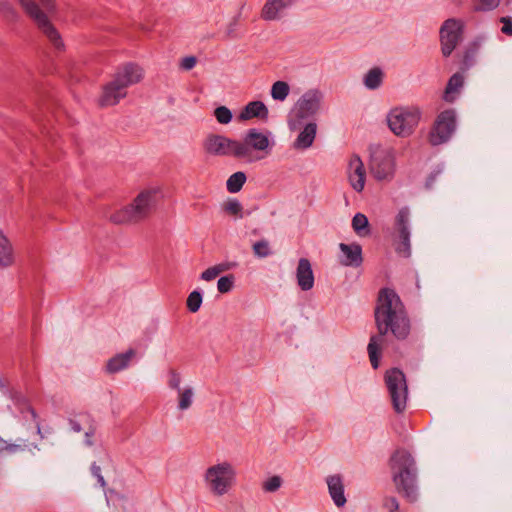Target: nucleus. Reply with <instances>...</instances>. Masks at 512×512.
Here are the masks:
<instances>
[{"label": "nucleus", "mask_w": 512, "mask_h": 512, "mask_svg": "<svg viewBox=\"0 0 512 512\" xmlns=\"http://www.w3.org/2000/svg\"><path fill=\"white\" fill-rule=\"evenodd\" d=\"M383 73L378 68L371 69L364 77V84L369 89H376L380 86Z\"/></svg>", "instance_id": "473e14b6"}, {"label": "nucleus", "mask_w": 512, "mask_h": 512, "mask_svg": "<svg viewBox=\"0 0 512 512\" xmlns=\"http://www.w3.org/2000/svg\"><path fill=\"white\" fill-rule=\"evenodd\" d=\"M253 249L256 255L265 257L269 254V246L265 241L257 242L253 245Z\"/></svg>", "instance_id": "a19ab883"}, {"label": "nucleus", "mask_w": 512, "mask_h": 512, "mask_svg": "<svg viewBox=\"0 0 512 512\" xmlns=\"http://www.w3.org/2000/svg\"><path fill=\"white\" fill-rule=\"evenodd\" d=\"M326 483L328 486L329 495L332 498L334 504L337 507H343L347 500L344 494V482L343 478L336 474L330 475L326 478Z\"/></svg>", "instance_id": "412c9836"}, {"label": "nucleus", "mask_w": 512, "mask_h": 512, "mask_svg": "<svg viewBox=\"0 0 512 512\" xmlns=\"http://www.w3.org/2000/svg\"><path fill=\"white\" fill-rule=\"evenodd\" d=\"M317 126L315 123H308L298 135L294 142L296 149H306L310 147L315 139Z\"/></svg>", "instance_id": "a878e982"}, {"label": "nucleus", "mask_w": 512, "mask_h": 512, "mask_svg": "<svg viewBox=\"0 0 512 512\" xmlns=\"http://www.w3.org/2000/svg\"><path fill=\"white\" fill-rule=\"evenodd\" d=\"M375 321L379 335L373 336L368 345L371 365H379L378 352L381 350L383 336L388 332L399 338H405L410 332V323L399 296L390 289L381 290L375 310Z\"/></svg>", "instance_id": "f257e3e1"}, {"label": "nucleus", "mask_w": 512, "mask_h": 512, "mask_svg": "<svg viewBox=\"0 0 512 512\" xmlns=\"http://www.w3.org/2000/svg\"><path fill=\"white\" fill-rule=\"evenodd\" d=\"M383 507L389 512H399V502L395 497H385L383 500Z\"/></svg>", "instance_id": "ea45409f"}, {"label": "nucleus", "mask_w": 512, "mask_h": 512, "mask_svg": "<svg viewBox=\"0 0 512 512\" xmlns=\"http://www.w3.org/2000/svg\"><path fill=\"white\" fill-rule=\"evenodd\" d=\"M224 211L232 216H239L242 206L237 200H228L223 204Z\"/></svg>", "instance_id": "4c0bfd02"}, {"label": "nucleus", "mask_w": 512, "mask_h": 512, "mask_svg": "<svg viewBox=\"0 0 512 512\" xmlns=\"http://www.w3.org/2000/svg\"><path fill=\"white\" fill-rule=\"evenodd\" d=\"M197 60L193 56L185 57L181 60L180 66L184 70H191L196 65Z\"/></svg>", "instance_id": "c03bdc74"}, {"label": "nucleus", "mask_w": 512, "mask_h": 512, "mask_svg": "<svg viewBox=\"0 0 512 512\" xmlns=\"http://www.w3.org/2000/svg\"><path fill=\"white\" fill-rule=\"evenodd\" d=\"M464 80L463 76L459 73L454 74L447 84L444 93V99L448 102H453L457 95L460 92L461 87L463 86Z\"/></svg>", "instance_id": "cd10ccee"}, {"label": "nucleus", "mask_w": 512, "mask_h": 512, "mask_svg": "<svg viewBox=\"0 0 512 512\" xmlns=\"http://www.w3.org/2000/svg\"><path fill=\"white\" fill-rule=\"evenodd\" d=\"M409 217V210L402 208L396 215L394 224L396 250L405 257L410 254Z\"/></svg>", "instance_id": "f8f14e48"}, {"label": "nucleus", "mask_w": 512, "mask_h": 512, "mask_svg": "<svg viewBox=\"0 0 512 512\" xmlns=\"http://www.w3.org/2000/svg\"><path fill=\"white\" fill-rule=\"evenodd\" d=\"M385 383L394 410L396 412H402L406 408L408 398V388L403 372L396 368L387 371Z\"/></svg>", "instance_id": "9d476101"}, {"label": "nucleus", "mask_w": 512, "mask_h": 512, "mask_svg": "<svg viewBox=\"0 0 512 512\" xmlns=\"http://www.w3.org/2000/svg\"><path fill=\"white\" fill-rule=\"evenodd\" d=\"M70 424L75 432L85 431L86 444L92 445L91 436L94 429L90 425V420L87 416H81L78 420H71Z\"/></svg>", "instance_id": "c85d7f7f"}, {"label": "nucleus", "mask_w": 512, "mask_h": 512, "mask_svg": "<svg viewBox=\"0 0 512 512\" xmlns=\"http://www.w3.org/2000/svg\"><path fill=\"white\" fill-rule=\"evenodd\" d=\"M290 92V86L285 81H276L271 87V97L276 101H284Z\"/></svg>", "instance_id": "7c9ffc66"}, {"label": "nucleus", "mask_w": 512, "mask_h": 512, "mask_svg": "<svg viewBox=\"0 0 512 512\" xmlns=\"http://www.w3.org/2000/svg\"><path fill=\"white\" fill-rule=\"evenodd\" d=\"M268 116V109L261 101H252L248 103L239 114V119L247 121L252 118L266 119Z\"/></svg>", "instance_id": "b1692460"}, {"label": "nucleus", "mask_w": 512, "mask_h": 512, "mask_svg": "<svg viewBox=\"0 0 512 512\" xmlns=\"http://www.w3.org/2000/svg\"><path fill=\"white\" fill-rule=\"evenodd\" d=\"M456 117L454 110L441 112L428 135L430 144L436 146L447 142L455 131Z\"/></svg>", "instance_id": "9b49d317"}, {"label": "nucleus", "mask_w": 512, "mask_h": 512, "mask_svg": "<svg viewBox=\"0 0 512 512\" xmlns=\"http://www.w3.org/2000/svg\"><path fill=\"white\" fill-rule=\"evenodd\" d=\"M113 78L127 90L129 86L143 81L145 70L136 62H126L118 66Z\"/></svg>", "instance_id": "2eb2a0df"}, {"label": "nucleus", "mask_w": 512, "mask_h": 512, "mask_svg": "<svg viewBox=\"0 0 512 512\" xmlns=\"http://www.w3.org/2000/svg\"><path fill=\"white\" fill-rule=\"evenodd\" d=\"M352 228H353L354 232L360 237H365L370 234L368 219L362 213H357L353 217Z\"/></svg>", "instance_id": "c756f323"}, {"label": "nucleus", "mask_w": 512, "mask_h": 512, "mask_svg": "<svg viewBox=\"0 0 512 512\" xmlns=\"http://www.w3.org/2000/svg\"><path fill=\"white\" fill-rule=\"evenodd\" d=\"M16 263V252L12 240L0 227V269H8Z\"/></svg>", "instance_id": "aec40b11"}, {"label": "nucleus", "mask_w": 512, "mask_h": 512, "mask_svg": "<svg viewBox=\"0 0 512 512\" xmlns=\"http://www.w3.org/2000/svg\"><path fill=\"white\" fill-rule=\"evenodd\" d=\"M168 386L176 391L177 409L179 411H186L192 407L195 398V388L192 385L183 384L181 376L172 372L169 376Z\"/></svg>", "instance_id": "ddd939ff"}, {"label": "nucleus", "mask_w": 512, "mask_h": 512, "mask_svg": "<svg viewBox=\"0 0 512 512\" xmlns=\"http://www.w3.org/2000/svg\"><path fill=\"white\" fill-rule=\"evenodd\" d=\"M202 294L199 291H193L191 292L186 301L187 308L190 312L195 313L197 312L202 304Z\"/></svg>", "instance_id": "72a5a7b5"}, {"label": "nucleus", "mask_w": 512, "mask_h": 512, "mask_svg": "<svg viewBox=\"0 0 512 512\" xmlns=\"http://www.w3.org/2000/svg\"><path fill=\"white\" fill-rule=\"evenodd\" d=\"M203 149L209 155L233 156L236 158V140L223 135H208L203 141Z\"/></svg>", "instance_id": "4468645a"}, {"label": "nucleus", "mask_w": 512, "mask_h": 512, "mask_svg": "<svg viewBox=\"0 0 512 512\" xmlns=\"http://www.w3.org/2000/svg\"><path fill=\"white\" fill-rule=\"evenodd\" d=\"M297 283L304 291L310 290L314 285V275L308 259L299 260L296 271Z\"/></svg>", "instance_id": "4be33fe9"}, {"label": "nucleus", "mask_w": 512, "mask_h": 512, "mask_svg": "<svg viewBox=\"0 0 512 512\" xmlns=\"http://www.w3.org/2000/svg\"><path fill=\"white\" fill-rule=\"evenodd\" d=\"M160 196L161 188L158 186L143 188L129 203L114 208L107 219L115 225H138L150 217Z\"/></svg>", "instance_id": "f03ea898"}, {"label": "nucleus", "mask_w": 512, "mask_h": 512, "mask_svg": "<svg viewBox=\"0 0 512 512\" xmlns=\"http://www.w3.org/2000/svg\"><path fill=\"white\" fill-rule=\"evenodd\" d=\"M421 115V110L416 106L395 107L387 114V125L395 136L406 138L416 130Z\"/></svg>", "instance_id": "0eeeda50"}, {"label": "nucleus", "mask_w": 512, "mask_h": 512, "mask_svg": "<svg viewBox=\"0 0 512 512\" xmlns=\"http://www.w3.org/2000/svg\"><path fill=\"white\" fill-rule=\"evenodd\" d=\"M297 0H265L259 17L264 22H276L284 18L286 11L294 5Z\"/></svg>", "instance_id": "f3484780"}, {"label": "nucleus", "mask_w": 512, "mask_h": 512, "mask_svg": "<svg viewBox=\"0 0 512 512\" xmlns=\"http://www.w3.org/2000/svg\"><path fill=\"white\" fill-rule=\"evenodd\" d=\"M136 351L129 349L125 353L117 354L108 360L106 370L108 373H116L125 369L129 362L135 357Z\"/></svg>", "instance_id": "393cba45"}, {"label": "nucleus", "mask_w": 512, "mask_h": 512, "mask_svg": "<svg viewBox=\"0 0 512 512\" xmlns=\"http://www.w3.org/2000/svg\"><path fill=\"white\" fill-rule=\"evenodd\" d=\"M246 182V175L243 172H236L232 174L226 183L227 190L230 193H237L241 190L244 183Z\"/></svg>", "instance_id": "2f4dec72"}, {"label": "nucleus", "mask_w": 512, "mask_h": 512, "mask_svg": "<svg viewBox=\"0 0 512 512\" xmlns=\"http://www.w3.org/2000/svg\"><path fill=\"white\" fill-rule=\"evenodd\" d=\"M282 485V479L279 476H273L263 482V490L266 492H274Z\"/></svg>", "instance_id": "58836bf2"}, {"label": "nucleus", "mask_w": 512, "mask_h": 512, "mask_svg": "<svg viewBox=\"0 0 512 512\" xmlns=\"http://www.w3.org/2000/svg\"><path fill=\"white\" fill-rule=\"evenodd\" d=\"M24 12L32 19L38 30L43 34L50 46L57 53H62L66 49L63 37L58 28L51 21L49 15H54L57 11L55 0H16Z\"/></svg>", "instance_id": "7ed1b4c3"}, {"label": "nucleus", "mask_w": 512, "mask_h": 512, "mask_svg": "<svg viewBox=\"0 0 512 512\" xmlns=\"http://www.w3.org/2000/svg\"><path fill=\"white\" fill-rule=\"evenodd\" d=\"M323 93L318 89L307 90L296 102L289 114L288 125L291 130H297L303 121L315 115L321 108Z\"/></svg>", "instance_id": "6e6552de"}, {"label": "nucleus", "mask_w": 512, "mask_h": 512, "mask_svg": "<svg viewBox=\"0 0 512 512\" xmlns=\"http://www.w3.org/2000/svg\"><path fill=\"white\" fill-rule=\"evenodd\" d=\"M0 12L6 16H14L16 14L15 9L7 0H0Z\"/></svg>", "instance_id": "79ce46f5"}, {"label": "nucleus", "mask_w": 512, "mask_h": 512, "mask_svg": "<svg viewBox=\"0 0 512 512\" xmlns=\"http://www.w3.org/2000/svg\"><path fill=\"white\" fill-rule=\"evenodd\" d=\"M346 175L352 189L362 192L366 183V168L358 155H352L347 163Z\"/></svg>", "instance_id": "a211bd4d"}, {"label": "nucleus", "mask_w": 512, "mask_h": 512, "mask_svg": "<svg viewBox=\"0 0 512 512\" xmlns=\"http://www.w3.org/2000/svg\"><path fill=\"white\" fill-rule=\"evenodd\" d=\"M501 23L503 24L501 31L509 36H512V19L510 17H502Z\"/></svg>", "instance_id": "37998d69"}, {"label": "nucleus", "mask_w": 512, "mask_h": 512, "mask_svg": "<svg viewBox=\"0 0 512 512\" xmlns=\"http://www.w3.org/2000/svg\"><path fill=\"white\" fill-rule=\"evenodd\" d=\"M392 480L397 492L409 502L417 500L415 462L406 450H397L390 460Z\"/></svg>", "instance_id": "39448f33"}, {"label": "nucleus", "mask_w": 512, "mask_h": 512, "mask_svg": "<svg viewBox=\"0 0 512 512\" xmlns=\"http://www.w3.org/2000/svg\"><path fill=\"white\" fill-rule=\"evenodd\" d=\"M500 0H473L476 11H490L498 7Z\"/></svg>", "instance_id": "e433bc0d"}, {"label": "nucleus", "mask_w": 512, "mask_h": 512, "mask_svg": "<svg viewBox=\"0 0 512 512\" xmlns=\"http://www.w3.org/2000/svg\"><path fill=\"white\" fill-rule=\"evenodd\" d=\"M93 471L95 473V475H97V477L99 478V480L102 482V484L104 483L103 481V477L99 475V471H100V468L99 467H93Z\"/></svg>", "instance_id": "a18cd8bd"}, {"label": "nucleus", "mask_w": 512, "mask_h": 512, "mask_svg": "<svg viewBox=\"0 0 512 512\" xmlns=\"http://www.w3.org/2000/svg\"><path fill=\"white\" fill-rule=\"evenodd\" d=\"M235 266H236V263H234V262L218 263V264L211 266V267L207 268L206 270H204L201 273L200 278L203 281H207V282L212 281V280L216 279L220 274L233 269Z\"/></svg>", "instance_id": "bb28decb"}, {"label": "nucleus", "mask_w": 512, "mask_h": 512, "mask_svg": "<svg viewBox=\"0 0 512 512\" xmlns=\"http://www.w3.org/2000/svg\"><path fill=\"white\" fill-rule=\"evenodd\" d=\"M369 169L377 181L389 182L396 171V154L391 148H378L371 154Z\"/></svg>", "instance_id": "1a4fd4ad"}, {"label": "nucleus", "mask_w": 512, "mask_h": 512, "mask_svg": "<svg viewBox=\"0 0 512 512\" xmlns=\"http://www.w3.org/2000/svg\"><path fill=\"white\" fill-rule=\"evenodd\" d=\"M273 147L274 140L270 132L250 129L241 140H236V158L246 163L258 162L268 157Z\"/></svg>", "instance_id": "423d86ee"}, {"label": "nucleus", "mask_w": 512, "mask_h": 512, "mask_svg": "<svg viewBox=\"0 0 512 512\" xmlns=\"http://www.w3.org/2000/svg\"><path fill=\"white\" fill-rule=\"evenodd\" d=\"M202 484L213 498L230 495L237 485V467L229 460H216L202 472Z\"/></svg>", "instance_id": "20e7f679"}, {"label": "nucleus", "mask_w": 512, "mask_h": 512, "mask_svg": "<svg viewBox=\"0 0 512 512\" xmlns=\"http://www.w3.org/2000/svg\"><path fill=\"white\" fill-rule=\"evenodd\" d=\"M127 96V90L114 78L105 84L99 96V104L103 107L114 106Z\"/></svg>", "instance_id": "6ab92c4d"}, {"label": "nucleus", "mask_w": 512, "mask_h": 512, "mask_svg": "<svg viewBox=\"0 0 512 512\" xmlns=\"http://www.w3.org/2000/svg\"><path fill=\"white\" fill-rule=\"evenodd\" d=\"M235 283V277L232 274L221 277L217 282V289L220 293L230 292Z\"/></svg>", "instance_id": "f704fd0d"}, {"label": "nucleus", "mask_w": 512, "mask_h": 512, "mask_svg": "<svg viewBox=\"0 0 512 512\" xmlns=\"http://www.w3.org/2000/svg\"><path fill=\"white\" fill-rule=\"evenodd\" d=\"M214 116L218 123L224 125L230 123L232 120V113L226 106L217 107L214 110Z\"/></svg>", "instance_id": "c9c22d12"}, {"label": "nucleus", "mask_w": 512, "mask_h": 512, "mask_svg": "<svg viewBox=\"0 0 512 512\" xmlns=\"http://www.w3.org/2000/svg\"><path fill=\"white\" fill-rule=\"evenodd\" d=\"M343 253L341 263L345 266H359L362 263V249L358 244H344L339 245Z\"/></svg>", "instance_id": "5701e85b"}, {"label": "nucleus", "mask_w": 512, "mask_h": 512, "mask_svg": "<svg viewBox=\"0 0 512 512\" xmlns=\"http://www.w3.org/2000/svg\"><path fill=\"white\" fill-rule=\"evenodd\" d=\"M462 23L456 19H448L440 30L442 52L445 56L451 54L460 40Z\"/></svg>", "instance_id": "dca6fc26"}]
</instances>
